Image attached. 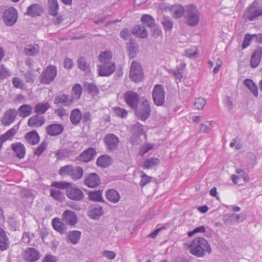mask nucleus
<instances>
[{
	"label": "nucleus",
	"mask_w": 262,
	"mask_h": 262,
	"mask_svg": "<svg viewBox=\"0 0 262 262\" xmlns=\"http://www.w3.org/2000/svg\"><path fill=\"white\" fill-rule=\"evenodd\" d=\"M188 247L189 252L198 257H202L205 256L206 252L210 254L212 251L208 241L202 237L194 238L188 244Z\"/></svg>",
	"instance_id": "f257e3e1"
},
{
	"label": "nucleus",
	"mask_w": 262,
	"mask_h": 262,
	"mask_svg": "<svg viewBox=\"0 0 262 262\" xmlns=\"http://www.w3.org/2000/svg\"><path fill=\"white\" fill-rule=\"evenodd\" d=\"M262 16V5L258 0H254L246 9L243 18L247 21H254Z\"/></svg>",
	"instance_id": "f03ea898"
},
{
	"label": "nucleus",
	"mask_w": 262,
	"mask_h": 262,
	"mask_svg": "<svg viewBox=\"0 0 262 262\" xmlns=\"http://www.w3.org/2000/svg\"><path fill=\"white\" fill-rule=\"evenodd\" d=\"M137 117L142 121L146 120L150 116L151 108L148 100L144 98L141 100V102L137 108H135Z\"/></svg>",
	"instance_id": "7ed1b4c3"
},
{
	"label": "nucleus",
	"mask_w": 262,
	"mask_h": 262,
	"mask_svg": "<svg viewBox=\"0 0 262 262\" xmlns=\"http://www.w3.org/2000/svg\"><path fill=\"white\" fill-rule=\"evenodd\" d=\"M186 17L188 25L192 27L196 26L200 20V13L196 7L189 6L186 9Z\"/></svg>",
	"instance_id": "20e7f679"
},
{
	"label": "nucleus",
	"mask_w": 262,
	"mask_h": 262,
	"mask_svg": "<svg viewBox=\"0 0 262 262\" xmlns=\"http://www.w3.org/2000/svg\"><path fill=\"white\" fill-rule=\"evenodd\" d=\"M144 73L140 64L136 61H133L130 65L129 77L136 82H140L143 80Z\"/></svg>",
	"instance_id": "39448f33"
},
{
	"label": "nucleus",
	"mask_w": 262,
	"mask_h": 262,
	"mask_svg": "<svg viewBox=\"0 0 262 262\" xmlns=\"http://www.w3.org/2000/svg\"><path fill=\"white\" fill-rule=\"evenodd\" d=\"M18 13L17 10L13 7H10L5 10L3 14L4 22L7 26H12L17 21Z\"/></svg>",
	"instance_id": "423d86ee"
},
{
	"label": "nucleus",
	"mask_w": 262,
	"mask_h": 262,
	"mask_svg": "<svg viewBox=\"0 0 262 262\" xmlns=\"http://www.w3.org/2000/svg\"><path fill=\"white\" fill-rule=\"evenodd\" d=\"M57 75V68L54 66H48L40 75V83L49 84L54 80Z\"/></svg>",
	"instance_id": "0eeeda50"
},
{
	"label": "nucleus",
	"mask_w": 262,
	"mask_h": 262,
	"mask_svg": "<svg viewBox=\"0 0 262 262\" xmlns=\"http://www.w3.org/2000/svg\"><path fill=\"white\" fill-rule=\"evenodd\" d=\"M165 92L161 84H156L154 86L152 96L155 104L157 106H162L165 102Z\"/></svg>",
	"instance_id": "6e6552de"
},
{
	"label": "nucleus",
	"mask_w": 262,
	"mask_h": 262,
	"mask_svg": "<svg viewBox=\"0 0 262 262\" xmlns=\"http://www.w3.org/2000/svg\"><path fill=\"white\" fill-rule=\"evenodd\" d=\"M124 100L130 108L134 110L139 104V95L133 91L128 90L124 94Z\"/></svg>",
	"instance_id": "1a4fd4ad"
},
{
	"label": "nucleus",
	"mask_w": 262,
	"mask_h": 262,
	"mask_svg": "<svg viewBox=\"0 0 262 262\" xmlns=\"http://www.w3.org/2000/svg\"><path fill=\"white\" fill-rule=\"evenodd\" d=\"M17 114L14 108H9L3 115L1 122L2 124L5 126H9L15 120Z\"/></svg>",
	"instance_id": "9d476101"
},
{
	"label": "nucleus",
	"mask_w": 262,
	"mask_h": 262,
	"mask_svg": "<svg viewBox=\"0 0 262 262\" xmlns=\"http://www.w3.org/2000/svg\"><path fill=\"white\" fill-rule=\"evenodd\" d=\"M104 142L107 148L111 151H113L117 148L119 143V139L115 134L111 133L104 137Z\"/></svg>",
	"instance_id": "9b49d317"
},
{
	"label": "nucleus",
	"mask_w": 262,
	"mask_h": 262,
	"mask_svg": "<svg viewBox=\"0 0 262 262\" xmlns=\"http://www.w3.org/2000/svg\"><path fill=\"white\" fill-rule=\"evenodd\" d=\"M99 75L101 76H108L115 70L116 66L114 62L101 64L98 66Z\"/></svg>",
	"instance_id": "f8f14e48"
},
{
	"label": "nucleus",
	"mask_w": 262,
	"mask_h": 262,
	"mask_svg": "<svg viewBox=\"0 0 262 262\" xmlns=\"http://www.w3.org/2000/svg\"><path fill=\"white\" fill-rule=\"evenodd\" d=\"M73 102V98L66 94L59 95L55 97L54 103L59 106H69Z\"/></svg>",
	"instance_id": "ddd939ff"
},
{
	"label": "nucleus",
	"mask_w": 262,
	"mask_h": 262,
	"mask_svg": "<svg viewBox=\"0 0 262 262\" xmlns=\"http://www.w3.org/2000/svg\"><path fill=\"white\" fill-rule=\"evenodd\" d=\"M67 196L71 200L74 201H80L84 198L83 192L76 187H69L66 190Z\"/></svg>",
	"instance_id": "4468645a"
},
{
	"label": "nucleus",
	"mask_w": 262,
	"mask_h": 262,
	"mask_svg": "<svg viewBox=\"0 0 262 262\" xmlns=\"http://www.w3.org/2000/svg\"><path fill=\"white\" fill-rule=\"evenodd\" d=\"M64 130V127L60 124L53 123L47 126L46 132L50 136H56L60 135Z\"/></svg>",
	"instance_id": "2eb2a0df"
},
{
	"label": "nucleus",
	"mask_w": 262,
	"mask_h": 262,
	"mask_svg": "<svg viewBox=\"0 0 262 262\" xmlns=\"http://www.w3.org/2000/svg\"><path fill=\"white\" fill-rule=\"evenodd\" d=\"M39 252L34 248H27L24 254L25 259L29 262H34L39 259Z\"/></svg>",
	"instance_id": "dca6fc26"
},
{
	"label": "nucleus",
	"mask_w": 262,
	"mask_h": 262,
	"mask_svg": "<svg viewBox=\"0 0 262 262\" xmlns=\"http://www.w3.org/2000/svg\"><path fill=\"white\" fill-rule=\"evenodd\" d=\"M43 12L42 6L38 4H33L29 6L26 14L32 17L40 16Z\"/></svg>",
	"instance_id": "f3484780"
},
{
	"label": "nucleus",
	"mask_w": 262,
	"mask_h": 262,
	"mask_svg": "<svg viewBox=\"0 0 262 262\" xmlns=\"http://www.w3.org/2000/svg\"><path fill=\"white\" fill-rule=\"evenodd\" d=\"M100 182L99 176L95 173H91L85 179L84 183L88 187L94 188L98 186Z\"/></svg>",
	"instance_id": "a211bd4d"
},
{
	"label": "nucleus",
	"mask_w": 262,
	"mask_h": 262,
	"mask_svg": "<svg viewBox=\"0 0 262 262\" xmlns=\"http://www.w3.org/2000/svg\"><path fill=\"white\" fill-rule=\"evenodd\" d=\"M62 220L67 224L72 226L77 222V216L72 211L67 210L62 213Z\"/></svg>",
	"instance_id": "6ab92c4d"
},
{
	"label": "nucleus",
	"mask_w": 262,
	"mask_h": 262,
	"mask_svg": "<svg viewBox=\"0 0 262 262\" xmlns=\"http://www.w3.org/2000/svg\"><path fill=\"white\" fill-rule=\"evenodd\" d=\"M95 155V149L92 147L89 148L79 155L78 160L84 162H88L94 159Z\"/></svg>",
	"instance_id": "aec40b11"
},
{
	"label": "nucleus",
	"mask_w": 262,
	"mask_h": 262,
	"mask_svg": "<svg viewBox=\"0 0 262 262\" xmlns=\"http://www.w3.org/2000/svg\"><path fill=\"white\" fill-rule=\"evenodd\" d=\"M33 107L32 105L24 104L20 105L16 111L17 115L23 118L29 116L33 112Z\"/></svg>",
	"instance_id": "412c9836"
},
{
	"label": "nucleus",
	"mask_w": 262,
	"mask_h": 262,
	"mask_svg": "<svg viewBox=\"0 0 262 262\" xmlns=\"http://www.w3.org/2000/svg\"><path fill=\"white\" fill-rule=\"evenodd\" d=\"M132 33L136 37L146 38L148 36V31L143 24L135 26L132 29Z\"/></svg>",
	"instance_id": "4be33fe9"
},
{
	"label": "nucleus",
	"mask_w": 262,
	"mask_h": 262,
	"mask_svg": "<svg viewBox=\"0 0 262 262\" xmlns=\"http://www.w3.org/2000/svg\"><path fill=\"white\" fill-rule=\"evenodd\" d=\"M45 122L42 116L36 114L31 117L28 121V125L32 127H38L42 126Z\"/></svg>",
	"instance_id": "5701e85b"
},
{
	"label": "nucleus",
	"mask_w": 262,
	"mask_h": 262,
	"mask_svg": "<svg viewBox=\"0 0 262 262\" xmlns=\"http://www.w3.org/2000/svg\"><path fill=\"white\" fill-rule=\"evenodd\" d=\"M10 242L4 230L0 227V250H7L9 248Z\"/></svg>",
	"instance_id": "b1692460"
},
{
	"label": "nucleus",
	"mask_w": 262,
	"mask_h": 262,
	"mask_svg": "<svg viewBox=\"0 0 262 262\" xmlns=\"http://www.w3.org/2000/svg\"><path fill=\"white\" fill-rule=\"evenodd\" d=\"M262 55V48L257 49L251 57L250 64L253 68H256L261 60Z\"/></svg>",
	"instance_id": "393cba45"
},
{
	"label": "nucleus",
	"mask_w": 262,
	"mask_h": 262,
	"mask_svg": "<svg viewBox=\"0 0 262 262\" xmlns=\"http://www.w3.org/2000/svg\"><path fill=\"white\" fill-rule=\"evenodd\" d=\"M70 119L73 125H78L82 119L81 111L79 108H75L72 110L70 115Z\"/></svg>",
	"instance_id": "a878e982"
},
{
	"label": "nucleus",
	"mask_w": 262,
	"mask_h": 262,
	"mask_svg": "<svg viewBox=\"0 0 262 262\" xmlns=\"http://www.w3.org/2000/svg\"><path fill=\"white\" fill-rule=\"evenodd\" d=\"M39 51V47L37 44L26 45L24 49V52L27 56H34L37 54Z\"/></svg>",
	"instance_id": "bb28decb"
},
{
	"label": "nucleus",
	"mask_w": 262,
	"mask_h": 262,
	"mask_svg": "<svg viewBox=\"0 0 262 262\" xmlns=\"http://www.w3.org/2000/svg\"><path fill=\"white\" fill-rule=\"evenodd\" d=\"M11 147L18 158L21 159L25 157L26 150L24 145L22 143L20 142L13 143L11 145Z\"/></svg>",
	"instance_id": "cd10ccee"
},
{
	"label": "nucleus",
	"mask_w": 262,
	"mask_h": 262,
	"mask_svg": "<svg viewBox=\"0 0 262 262\" xmlns=\"http://www.w3.org/2000/svg\"><path fill=\"white\" fill-rule=\"evenodd\" d=\"M52 225L53 228L60 234L65 233L67 230L66 225L59 219L55 218L52 220Z\"/></svg>",
	"instance_id": "c85d7f7f"
},
{
	"label": "nucleus",
	"mask_w": 262,
	"mask_h": 262,
	"mask_svg": "<svg viewBox=\"0 0 262 262\" xmlns=\"http://www.w3.org/2000/svg\"><path fill=\"white\" fill-rule=\"evenodd\" d=\"M25 138L27 141L31 144L35 145L37 144L39 141V137L36 131H31L28 133Z\"/></svg>",
	"instance_id": "c756f323"
},
{
	"label": "nucleus",
	"mask_w": 262,
	"mask_h": 262,
	"mask_svg": "<svg viewBox=\"0 0 262 262\" xmlns=\"http://www.w3.org/2000/svg\"><path fill=\"white\" fill-rule=\"evenodd\" d=\"M81 236V232L77 230L70 231L68 235L67 241L73 244H76L78 243Z\"/></svg>",
	"instance_id": "7c9ffc66"
},
{
	"label": "nucleus",
	"mask_w": 262,
	"mask_h": 262,
	"mask_svg": "<svg viewBox=\"0 0 262 262\" xmlns=\"http://www.w3.org/2000/svg\"><path fill=\"white\" fill-rule=\"evenodd\" d=\"M50 107V104L47 102H41L37 103L34 107V112L36 114H42Z\"/></svg>",
	"instance_id": "2f4dec72"
},
{
	"label": "nucleus",
	"mask_w": 262,
	"mask_h": 262,
	"mask_svg": "<svg viewBox=\"0 0 262 262\" xmlns=\"http://www.w3.org/2000/svg\"><path fill=\"white\" fill-rule=\"evenodd\" d=\"M244 83L245 85L251 91L252 94L255 97H257L258 95V89L253 81L250 79L247 78L244 80Z\"/></svg>",
	"instance_id": "473e14b6"
},
{
	"label": "nucleus",
	"mask_w": 262,
	"mask_h": 262,
	"mask_svg": "<svg viewBox=\"0 0 262 262\" xmlns=\"http://www.w3.org/2000/svg\"><path fill=\"white\" fill-rule=\"evenodd\" d=\"M111 159L107 156L103 155L99 157L96 161L97 165L102 168H106L111 164Z\"/></svg>",
	"instance_id": "72a5a7b5"
},
{
	"label": "nucleus",
	"mask_w": 262,
	"mask_h": 262,
	"mask_svg": "<svg viewBox=\"0 0 262 262\" xmlns=\"http://www.w3.org/2000/svg\"><path fill=\"white\" fill-rule=\"evenodd\" d=\"M107 199L113 203H117L120 199V195L118 192L114 189H109L105 193Z\"/></svg>",
	"instance_id": "f704fd0d"
},
{
	"label": "nucleus",
	"mask_w": 262,
	"mask_h": 262,
	"mask_svg": "<svg viewBox=\"0 0 262 262\" xmlns=\"http://www.w3.org/2000/svg\"><path fill=\"white\" fill-rule=\"evenodd\" d=\"M49 13L53 16H56L58 11L57 0H48Z\"/></svg>",
	"instance_id": "c9c22d12"
},
{
	"label": "nucleus",
	"mask_w": 262,
	"mask_h": 262,
	"mask_svg": "<svg viewBox=\"0 0 262 262\" xmlns=\"http://www.w3.org/2000/svg\"><path fill=\"white\" fill-rule=\"evenodd\" d=\"M112 58V54L109 51L102 52L99 56V59L101 64L112 62L111 61Z\"/></svg>",
	"instance_id": "e433bc0d"
},
{
	"label": "nucleus",
	"mask_w": 262,
	"mask_h": 262,
	"mask_svg": "<svg viewBox=\"0 0 262 262\" xmlns=\"http://www.w3.org/2000/svg\"><path fill=\"white\" fill-rule=\"evenodd\" d=\"M159 163V159L157 158H150L145 160L143 164L144 169H148L153 166L157 165Z\"/></svg>",
	"instance_id": "4c0bfd02"
},
{
	"label": "nucleus",
	"mask_w": 262,
	"mask_h": 262,
	"mask_svg": "<svg viewBox=\"0 0 262 262\" xmlns=\"http://www.w3.org/2000/svg\"><path fill=\"white\" fill-rule=\"evenodd\" d=\"M83 176V169L79 166L72 167L70 177L74 180H78Z\"/></svg>",
	"instance_id": "58836bf2"
},
{
	"label": "nucleus",
	"mask_w": 262,
	"mask_h": 262,
	"mask_svg": "<svg viewBox=\"0 0 262 262\" xmlns=\"http://www.w3.org/2000/svg\"><path fill=\"white\" fill-rule=\"evenodd\" d=\"M82 87L80 84H76L74 85L72 90V96H71L72 98H73V101L75 100H77L81 96L82 93Z\"/></svg>",
	"instance_id": "ea45409f"
},
{
	"label": "nucleus",
	"mask_w": 262,
	"mask_h": 262,
	"mask_svg": "<svg viewBox=\"0 0 262 262\" xmlns=\"http://www.w3.org/2000/svg\"><path fill=\"white\" fill-rule=\"evenodd\" d=\"M50 196L58 201L62 202L64 199V193L61 191L56 189H50Z\"/></svg>",
	"instance_id": "a19ab883"
},
{
	"label": "nucleus",
	"mask_w": 262,
	"mask_h": 262,
	"mask_svg": "<svg viewBox=\"0 0 262 262\" xmlns=\"http://www.w3.org/2000/svg\"><path fill=\"white\" fill-rule=\"evenodd\" d=\"M103 213L102 207L95 206L90 211V216L93 219H97L103 214Z\"/></svg>",
	"instance_id": "79ce46f5"
},
{
	"label": "nucleus",
	"mask_w": 262,
	"mask_h": 262,
	"mask_svg": "<svg viewBox=\"0 0 262 262\" xmlns=\"http://www.w3.org/2000/svg\"><path fill=\"white\" fill-rule=\"evenodd\" d=\"M141 20L143 25H145L150 28L154 27L155 24L154 18L148 14L143 15L141 18Z\"/></svg>",
	"instance_id": "37998d69"
},
{
	"label": "nucleus",
	"mask_w": 262,
	"mask_h": 262,
	"mask_svg": "<svg viewBox=\"0 0 262 262\" xmlns=\"http://www.w3.org/2000/svg\"><path fill=\"white\" fill-rule=\"evenodd\" d=\"M77 66L79 69L88 72L90 71L89 64L87 63L84 57H81L77 60Z\"/></svg>",
	"instance_id": "c03bdc74"
},
{
	"label": "nucleus",
	"mask_w": 262,
	"mask_h": 262,
	"mask_svg": "<svg viewBox=\"0 0 262 262\" xmlns=\"http://www.w3.org/2000/svg\"><path fill=\"white\" fill-rule=\"evenodd\" d=\"M171 10L173 12V16L176 19L181 17L184 13L183 7L180 5L173 6Z\"/></svg>",
	"instance_id": "a18cd8bd"
},
{
	"label": "nucleus",
	"mask_w": 262,
	"mask_h": 262,
	"mask_svg": "<svg viewBox=\"0 0 262 262\" xmlns=\"http://www.w3.org/2000/svg\"><path fill=\"white\" fill-rule=\"evenodd\" d=\"M71 186V184L67 182H52L51 186L61 189H68Z\"/></svg>",
	"instance_id": "49530a36"
},
{
	"label": "nucleus",
	"mask_w": 262,
	"mask_h": 262,
	"mask_svg": "<svg viewBox=\"0 0 262 262\" xmlns=\"http://www.w3.org/2000/svg\"><path fill=\"white\" fill-rule=\"evenodd\" d=\"M54 113L59 117L62 120L67 118L69 115V112L67 110L63 108L62 106H59L57 109L54 111Z\"/></svg>",
	"instance_id": "de8ad7c7"
},
{
	"label": "nucleus",
	"mask_w": 262,
	"mask_h": 262,
	"mask_svg": "<svg viewBox=\"0 0 262 262\" xmlns=\"http://www.w3.org/2000/svg\"><path fill=\"white\" fill-rule=\"evenodd\" d=\"M89 199L94 201H101L102 200V192L100 191H90L89 192Z\"/></svg>",
	"instance_id": "09e8293b"
},
{
	"label": "nucleus",
	"mask_w": 262,
	"mask_h": 262,
	"mask_svg": "<svg viewBox=\"0 0 262 262\" xmlns=\"http://www.w3.org/2000/svg\"><path fill=\"white\" fill-rule=\"evenodd\" d=\"M113 110L116 116L121 118L126 117L128 114L126 110L120 107H114Z\"/></svg>",
	"instance_id": "8fccbe9b"
},
{
	"label": "nucleus",
	"mask_w": 262,
	"mask_h": 262,
	"mask_svg": "<svg viewBox=\"0 0 262 262\" xmlns=\"http://www.w3.org/2000/svg\"><path fill=\"white\" fill-rule=\"evenodd\" d=\"M161 23L166 31H170L173 27V23L170 17L164 16Z\"/></svg>",
	"instance_id": "3c124183"
},
{
	"label": "nucleus",
	"mask_w": 262,
	"mask_h": 262,
	"mask_svg": "<svg viewBox=\"0 0 262 262\" xmlns=\"http://www.w3.org/2000/svg\"><path fill=\"white\" fill-rule=\"evenodd\" d=\"M18 127L15 128V126H13L11 129L7 131L4 134L2 135L4 138V141L10 140L16 133Z\"/></svg>",
	"instance_id": "603ef678"
},
{
	"label": "nucleus",
	"mask_w": 262,
	"mask_h": 262,
	"mask_svg": "<svg viewBox=\"0 0 262 262\" xmlns=\"http://www.w3.org/2000/svg\"><path fill=\"white\" fill-rule=\"evenodd\" d=\"M143 125L139 122H137L132 127L133 134L140 136L143 133Z\"/></svg>",
	"instance_id": "864d4df0"
},
{
	"label": "nucleus",
	"mask_w": 262,
	"mask_h": 262,
	"mask_svg": "<svg viewBox=\"0 0 262 262\" xmlns=\"http://www.w3.org/2000/svg\"><path fill=\"white\" fill-rule=\"evenodd\" d=\"M235 219V214L234 213H229L224 215L223 216V221L226 225H231L234 221Z\"/></svg>",
	"instance_id": "5fc2aeb1"
},
{
	"label": "nucleus",
	"mask_w": 262,
	"mask_h": 262,
	"mask_svg": "<svg viewBox=\"0 0 262 262\" xmlns=\"http://www.w3.org/2000/svg\"><path fill=\"white\" fill-rule=\"evenodd\" d=\"M10 75L9 70L4 64H0V80H3Z\"/></svg>",
	"instance_id": "6e6d98bb"
},
{
	"label": "nucleus",
	"mask_w": 262,
	"mask_h": 262,
	"mask_svg": "<svg viewBox=\"0 0 262 262\" xmlns=\"http://www.w3.org/2000/svg\"><path fill=\"white\" fill-rule=\"evenodd\" d=\"M72 166L71 165H66L64 166L61 167L59 170V174L62 176H69L71 173V169Z\"/></svg>",
	"instance_id": "4d7b16f0"
},
{
	"label": "nucleus",
	"mask_w": 262,
	"mask_h": 262,
	"mask_svg": "<svg viewBox=\"0 0 262 262\" xmlns=\"http://www.w3.org/2000/svg\"><path fill=\"white\" fill-rule=\"evenodd\" d=\"M36 77V76L34 74V72L31 71L27 72L24 75V78L27 83H33Z\"/></svg>",
	"instance_id": "13d9d810"
},
{
	"label": "nucleus",
	"mask_w": 262,
	"mask_h": 262,
	"mask_svg": "<svg viewBox=\"0 0 262 262\" xmlns=\"http://www.w3.org/2000/svg\"><path fill=\"white\" fill-rule=\"evenodd\" d=\"M141 180L140 182V185L141 187L145 186L147 184L150 183L151 181L152 178L147 176L145 173L142 172L141 175Z\"/></svg>",
	"instance_id": "bf43d9fd"
},
{
	"label": "nucleus",
	"mask_w": 262,
	"mask_h": 262,
	"mask_svg": "<svg viewBox=\"0 0 262 262\" xmlns=\"http://www.w3.org/2000/svg\"><path fill=\"white\" fill-rule=\"evenodd\" d=\"M206 104V101L203 98H198L195 99L194 103L195 107L198 110L202 109Z\"/></svg>",
	"instance_id": "052dcab7"
},
{
	"label": "nucleus",
	"mask_w": 262,
	"mask_h": 262,
	"mask_svg": "<svg viewBox=\"0 0 262 262\" xmlns=\"http://www.w3.org/2000/svg\"><path fill=\"white\" fill-rule=\"evenodd\" d=\"M197 49L193 47L185 51V55L190 58H196L198 55Z\"/></svg>",
	"instance_id": "680f3d73"
},
{
	"label": "nucleus",
	"mask_w": 262,
	"mask_h": 262,
	"mask_svg": "<svg viewBox=\"0 0 262 262\" xmlns=\"http://www.w3.org/2000/svg\"><path fill=\"white\" fill-rule=\"evenodd\" d=\"M253 39L254 38L253 37L252 35L247 34L245 35L244 40L242 43V48L244 49L248 47L250 45V41Z\"/></svg>",
	"instance_id": "e2e57ef3"
},
{
	"label": "nucleus",
	"mask_w": 262,
	"mask_h": 262,
	"mask_svg": "<svg viewBox=\"0 0 262 262\" xmlns=\"http://www.w3.org/2000/svg\"><path fill=\"white\" fill-rule=\"evenodd\" d=\"M212 127L210 122L207 121L204 123H202L200 126V131L201 133H205L208 132Z\"/></svg>",
	"instance_id": "0e129e2a"
},
{
	"label": "nucleus",
	"mask_w": 262,
	"mask_h": 262,
	"mask_svg": "<svg viewBox=\"0 0 262 262\" xmlns=\"http://www.w3.org/2000/svg\"><path fill=\"white\" fill-rule=\"evenodd\" d=\"M47 144L45 142H43L41 144L35 149L34 155L37 156L40 155L45 150Z\"/></svg>",
	"instance_id": "69168bd1"
},
{
	"label": "nucleus",
	"mask_w": 262,
	"mask_h": 262,
	"mask_svg": "<svg viewBox=\"0 0 262 262\" xmlns=\"http://www.w3.org/2000/svg\"><path fill=\"white\" fill-rule=\"evenodd\" d=\"M87 90L90 94L92 95H97L99 93V90L97 87L94 84L91 83L88 85Z\"/></svg>",
	"instance_id": "338daca9"
},
{
	"label": "nucleus",
	"mask_w": 262,
	"mask_h": 262,
	"mask_svg": "<svg viewBox=\"0 0 262 262\" xmlns=\"http://www.w3.org/2000/svg\"><path fill=\"white\" fill-rule=\"evenodd\" d=\"M9 224L14 230H16L19 227V223L13 218L9 219L8 220Z\"/></svg>",
	"instance_id": "774afa93"
}]
</instances>
